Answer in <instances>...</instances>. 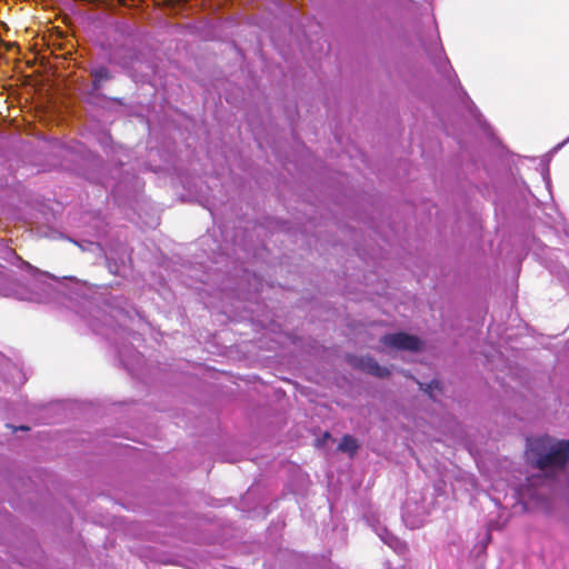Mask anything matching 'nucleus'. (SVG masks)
Instances as JSON below:
<instances>
[{"mask_svg": "<svg viewBox=\"0 0 569 569\" xmlns=\"http://www.w3.org/2000/svg\"><path fill=\"white\" fill-rule=\"evenodd\" d=\"M332 439L329 431H325L321 437L316 439V446L318 448H325L328 442Z\"/></svg>", "mask_w": 569, "mask_h": 569, "instance_id": "nucleus-22", "label": "nucleus"}, {"mask_svg": "<svg viewBox=\"0 0 569 569\" xmlns=\"http://www.w3.org/2000/svg\"><path fill=\"white\" fill-rule=\"evenodd\" d=\"M111 100L118 104H123L122 99L120 98H112Z\"/></svg>", "mask_w": 569, "mask_h": 569, "instance_id": "nucleus-27", "label": "nucleus"}, {"mask_svg": "<svg viewBox=\"0 0 569 569\" xmlns=\"http://www.w3.org/2000/svg\"><path fill=\"white\" fill-rule=\"evenodd\" d=\"M276 313L268 308V306L263 305L260 310V305L258 303V310L256 318L261 323L262 327H267L268 325L274 323Z\"/></svg>", "mask_w": 569, "mask_h": 569, "instance_id": "nucleus-17", "label": "nucleus"}, {"mask_svg": "<svg viewBox=\"0 0 569 569\" xmlns=\"http://www.w3.org/2000/svg\"><path fill=\"white\" fill-rule=\"evenodd\" d=\"M214 226L212 233L200 238L202 251L208 257L204 268L227 277H240V283L247 281L249 291L256 299L262 292V279L249 266L269 258L266 238L274 232H290L291 222L271 216L261 219H248L246 214L232 213L227 218H218L210 210Z\"/></svg>", "mask_w": 569, "mask_h": 569, "instance_id": "nucleus-2", "label": "nucleus"}, {"mask_svg": "<svg viewBox=\"0 0 569 569\" xmlns=\"http://www.w3.org/2000/svg\"><path fill=\"white\" fill-rule=\"evenodd\" d=\"M123 3H126L127 6H130L132 7V9L137 10V11H143L144 10V6L148 7V3H147V0H122ZM153 4L154 6H158V0H152Z\"/></svg>", "mask_w": 569, "mask_h": 569, "instance_id": "nucleus-20", "label": "nucleus"}, {"mask_svg": "<svg viewBox=\"0 0 569 569\" xmlns=\"http://www.w3.org/2000/svg\"><path fill=\"white\" fill-rule=\"evenodd\" d=\"M3 259L17 264L23 273L18 277L12 270H0V297L14 298L36 303L61 305L72 311L97 336L103 337L112 348L119 365L130 375H136L144 362L138 348L143 336L133 329L147 322L134 309L114 307L113 297L103 298L87 282L73 277L56 278L33 267L6 248Z\"/></svg>", "mask_w": 569, "mask_h": 569, "instance_id": "nucleus-1", "label": "nucleus"}, {"mask_svg": "<svg viewBox=\"0 0 569 569\" xmlns=\"http://www.w3.org/2000/svg\"><path fill=\"white\" fill-rule=\"evenodd\" d=\"M379 343L390 351L421 353L426 350V342L421 337L403 330L383 333Z\"/></svg>", "mask_w": 569, "mask_h": 569, "instance_id": "nucleus-9", "label": "nucleus"}, {"mask_svg": "<svg viewBox=\"0 0 569 569\" xmlns=\"http://www.w3.org/2000/svg\"><path fill=\"white\" fill-rule=\"evenodd\" d=\"M101 146L110 157L109 164L100 154L81 146L70 152L71 170L78 177L109 191L116 206L136 213L144 182L133 172V167L129 166V150L114 143L110 136L101 140Z\"/></svg>", "mask_w": 569, "mask_h": 569, "instance_id": "nucleus-4", "label": "nucleus"}, {"mask_svg": "<svg viewBox=\"0 0 569 569\" xmlns=\"http://www.w3.org/2000/svg\"><path fill=\"white\" fill-rule=\"evenodd\" d=\"M322 569H342V568L333 566V565L330 563V565H328L327 567H325Z\"/></svg>", "mask_w": 569, "mask_h": 569, "instance_id": "nucleus-26", "label": "nucleus"}, {"mask_svg": "<svg viewBox=\"0 0 569 569\" xmlns=\"http://www.w3.org/2000/svg\"><path fill=\"white\" fill-rule=\"evenodd\" d=\"M14 411V402L0 398V415L3 419H11Z\"/></svg>", "mask_w": 569, "mask_h": 569, "instance_id": "nucleus-19", "label": "nucleus"}, {"mask_svg": "<svg viewBox=\"0 0 569 569\" xmlns=\"http://www.w3.org/2000/svg\"><path fill=\"white\" fill-rule=\"evenodd\" d=\"M228 208L232 209L233 208V203H229Z\"/></svg>", "mask_w": 569, "mask_h": 569, "instance_id": "nucleus-30", "label": "nucleus"}, {"mask_svg": "<svg viewBox=\"0 0 569 569\" xmlns=\"http://www.w3.org/2000/svg\"><path fill=\"white\" fill-rule=\"evenodd\" d=\"M363 520L366 523L376 532L380 540L390 547L397 555L405 556L408 551L407 543L391 532L387 526H385L380 516L372 510H368L363 513Z\"/></svg>", "mask_w": 569, "mask_h": 569, "instance_id": "nucleus-10", "label": "nucleus"}, {"mask_svg": "<svg viewBox=\"0 0 569 569\" xmlns=\"http://www.w3.org/2000/svg\"><path fill=\"white\" fill-rule=\"evenodd\" d=\"M197 279L199 282L206 283L209 280V274L207 272H202Z\"/></svg>", "mask_w": 569, "mask_h": 569, "instance_id": "nucleus-24", "label": "nucleus"}, {"mask_svg": "<svg viewBox=\"0 0 569 569\" xmlns=\"http://www.w3.org/2000/svg\"><path fill=\"white\" fill-rule=\"evenodd\" d=\"M466 111L470 116V118L473 120L475 124L488 137H491L493 134V130L490 126V123L487 121L480 109L477 107V104L473 101L468 102V104L465 106Z\"/></svg>", "mask_w": 569, "mask_h": 569, "instance_id": "nucleus-14", "label": "nucleus"}, {"mask_svg": "<svg viewBox=\"0 0 569 569\" xmlns=\"http://www.w3.org/2000/svg\"><path fill=\"white\" fill-rule=\"evenodd\" d=\"M569 142V137L567 139H565L562 142L558 143L556 147H555V151L559 150L560 148H562L566 143Z\"/></svg>", "mask_w": 569, "mask_h": 569, "instance_id": "nucleus-25", "label": "nucleus"}, {"mask_svg": "<svg viewBox=\"0 0 569 569\" xmlns=\"http://www.w3.org/2000/svg\"><path fill=\"white\" fill-rule=\"evenodd\" d=\"M419 389L432 401H437L438 396H442L445 391L443 383L437 378L431 379L429 382H420Z\"/></svg>", "mask_w": 569, "mask_h": 569, "instance_id": "nucleus-15", "label": "nucleus"}, {"mask_svg": "<svg viewBox=\"0 0 569 569\" xmlns=\"http://www.w3.org/2000/svg\"><path fill=\"white\" fill-rule=\"evenodd\" d=\"M492 189L495 214L503 222L528 220L540 207V200L529 184L512 171L505 179L492 182Z\"/></svg>", "mask_w": 569, "mask_h": 569, "instance_id": "nucleus-5", "label": "nucleus"}, {"mask_svg": "<svg viewBox=\"0 0 569 569\" xmlns=\"http://www.w3.org/2000/svg\"><path fill=\"white\" fill-rule=\"evenodd\" d=\"M366 223L369 226V228H372V229L375 228L371 222H366Z\"/></svg>", "mask_w": 569, "mask_h": 569, "instance_id": "nucleus-29", "label": "nucleus"}, {"mask_svg": "<svg viewBox=\"0 0 569 569\" xmlns=\"http://www.w3.org/2000/svg\"><path fill=\"white\" fill-rule=\"evenodd\" d=\"M6 428L10 429L12 433H16L18 431L28 432L31 430V427L29 425H13L11 422H7Z\"/></svg>", "mask_w": 569, "mask_h": 569, "instance_id": "nucleus-21", "label": "nucleus"}, {"mask_svg": "<svg viewBox=\"0 0 569 569\" xmlns=\"http://www.w3.org/2000/svg\"><path fill=\"white\" fill-rule=\"evenodd\" d=\"M446 486L445 482L442 481H439V482H436L432 487V498H435V496H441L443 495V487Z\"/></svg>", "mask_w": 569, "mask_h": 569, "instance_id": "nucleus-23", "label": "nucleus"}, {"mask_svg": "<svg viewBox=\"0 0 569 569\" xmlns=\"http://www.w3.org/2000/svg\"><path fill=\"white\" fill-rule=\"evenodd\" d=\"M549 159H542L540 162V173L541 178L546 184V188L550 191L551 190V178H550V168H549Z\"/></svg>", "mask_w": 569, "mask_h": 569, "instance_id": "nucleus-18", "label": "nucleus"}, {"mask_svg": "<svg viewBox=\"0 0 569 569\" xmlns=\"http://www.w3.org/2000/svg\"><path fill=\"white\" fill-rule=\"evenodd\" d=\"M525 460L538 472L526 476L517 495L526 511H540L558 521L569 522V439L550 435L527 438Z\"/></svg>", "mask_w": 569, "mask_h": 569, "instance_id": "nucleus-3", "label": "nucleus"}, {"mask_svg": "<svg viewBox=\"0 0 569 569\" xmlns=\"http://www.w3.org/2000/svg\"><path fill=\"white\" fill-rule=\"evenodd\" d=\"M345 360L352 369L378 379H389L392 375L388 367L381 366L376 358L369 353H347Z\"/></svg>", "mask_w": 569, "mask_h": 569, "instance_id": "nucleus-11", "label": "nucleus"}, {"mask_svg": "<svg viewBox=\"0 0 569 569\" xmlns=\"http://www.w3.org/2000/svg\"><path fill=\"white\" fill-rule=\"evenodd\" d=\"M338 450L343 453H348L350 457H353L359 450L358 440L352 435H343L338 445Z\"/></svg>", "mask_w": 569, "mask_h": 569, "instance_id": "nucleus-16", "label": "nucleus"}, {"mask_svg": "<svg viewBox=\"0 0 569 569\" xmlns=\"http://www.w3.org/2000/svg\"><path fill=\"white\" fill-rule=\"evenodd\" d=\"M90 77L92 78L90 94L99 97L102 83L112 79V73L104 64L91 68Z\"/></svg>", "mask_w": 569, "mask_h": 569, "instance_id": "nucleus-13", "label": "nucleus"}, {"mask_svg": "<svg viewBox=\"0 0 569 569\" xmlns=\"http://www.w3.org/2000/svg\"><path fill=\"white\" fill-rule=\"evenodd\" d=\"M83 238H68L71 242L79 246L83 251H102L110 272L120 273V269L126 268L130 258L127 244L117 242L114 246L108 239L109 222L101 211H88L81 216Z\"/></svg>", "mask_w": 569, "mask_h": 569, "instance_id": "nucleus-6", "label": "nucleus"}, {"mask_svg": "<svg viewBox=\"0 0 569 569\" xmlns=\"http://www.w3.org/2000/svg\"><path fill=\"white\" fill-rule=\"evenodd\" d=\"M435 500L427 502L425 495L419 498L416 495L408 497L401 507V517L406 526L410 529L422 527L435 508Z\"/></svg>", "mask_w": 569, "mask_h": 569, "instance_id": "nucleus-8", "label": "nucleus"}, {"mask_svg": "<svg viewBox=\"0 0 569 569\" xmlns=\"http://www.w3.org/2000/svg\"><path fill=\"white\" fill-rule=\"evenodd\" d=\"M57 406L58 403H27L26 413L32 417L37 425H51L57 422V419L50 416Z\"/></svg>", "mask_w": 569, "mask_h": 569, "instance_id": "nucleus-12", "label": "nucleus"}, {"mask_svg": "<svg viewBox=\"0 0 569 569\" xmlns=\"http://www.w3.org/2000/svg\"><path fill=\"white\" fill-rule=\"evenodd\" d=\"M181 282H182L184 286H187V287H190V286H191V283L187 282L186 280H181Z\"/></svg>", "mask_w": 569, "mask_h": 569, "instance_id": "nucleus-28", "label": "nucleus"}, {"mask_svg": "<svg viewBox=\"0 0 569 569\" xmlns=\"http://www.w3.org/2000/svg\"><path fill=\"white\" fill-rule=\"evenodd\" d=\"M420 44L437 73L456 92L461 106L465 108L472 101L466 89L462 87L457 72L455 71L448 56L445 52L438 31L435 34L419 38Z\"/></svg>", "mask_w": 569, "mask_h": 569, "instance_id": "nucleus-7", "label": "nucleus"}]
</instances>
